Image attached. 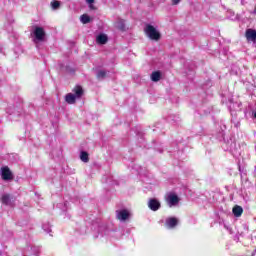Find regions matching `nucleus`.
<instances>
[{
    "label": "nucleus",
    "instance_id": "nucleus-1",
    "mask_svg": "<svg viewBox=\"0 0 256 256\" xmlns=\"http://www.w3.org/2000/svg\"><path fill=\"white\" fill-rule=\"evenodd\" d=\"M73 91L75 94L69 93L66 95V102L70 105H73L75 99H79L83 95V88L81 86H76Z\"/></svg>",
    "mask_w": 256,
    "mask_h": 256
},
{
    "label": "nucleus",
    "instance_id": "nucleus-2",
    "mask_svg": "<svg viewBox=\"0 0 256 256\" xmlns=\"http://www.w3.org/2000/svg\"><path fill=\"white\" fill-rule=\"evenodd\" d=\"M144 31L147 37H149V39L152 41H159V39H161V34L152 25H147Z\"/></svg>",
    "mask_w": 256,
    "mask_h": 256
},
{
    "label": "nucleus",
    "instance_id": "nucleus-3",
    "mask_svg": "<svg viewBox=\"0 0 256 256\" xmlns=\"http://www.w3.org/2000/svg\"><path fill=\"white\" fill-rule=\"evenodd\" d=\"M165 201L169 207H177L179 205V196L173 192H169L165 196Z\"/></svg>",
    "mask_w": 256,
    "mask_h": 256
},
{
    "label": "nucleus",
    "instance_id": "nucleus-4",
    "mask_svg": "<svg viewBox=\"0 0 256 256\" xmlns=\"http://www.w3.org/2000/svg\"><path fill=\"white\" fill-rule=\"evenodd\" d=\"M33 36L35 37L34 43H39V41H45V29L42 27L34 26Z\"/></svg>",
    "mask_w": 256,
    "mask_h": 256
},
{
    "label": "nucleus",
    "instance_id": "nucleus-5",
    "mask_svg": "<svg viewBox=\"0 0 256 256\" xmlns=\"http://www.w3.org/2000/svg\"><path fill=\"white\" fill-rule=\"evenodd\" d=\"M245 37L248 43H256V30L248 28L245 32Z\"/></svg>",
    "mask_w": 256,
    "mask_h": 256
},
{
    "label": "nucleus",
    "instance_id": "nucleus-6",
    "mask_svg": "<svg viewBox=\"0 0 256 256\" xmlns=\"http://www.w3.org/2000/svg\"><path fill=\"white\" fill-rule=\"evenodd\" d=\"M1 173H2V179L4 181H10L13 179V174L11 173V170H9V167L4 166L1 168Z\"/></svg>",
    "mask_w": 256,
    "mask_h": 256
},
{
    "label": "nucleus",
    "instance_id": "nucleus-7",
    "mask_svg": "<svg viewBox=\"0 0 256 256\" xmlns=\"http://www.w3.org/2000/svg\"><path fill=\"white\" fill-rule=\"evenodd\" d=\"M129 217H131V213H129L128 210H120L117 213V218L120 221H127V219H129Z\"/></svg>",
    "mask_w": 256,
    "mask_h": 256
},
{
    "label": "nucleus",
    "instance_id": "nucleus-8",
    "mask_svg": "<svg viewBox=\"0 0 256 256\" xmlns=\"http://www.w3.org/2000/svg\"><path fill=\"white\" fill-rule=\"evenodd\" d=\"M148 207H150L152 211H157L159 207H161V203H159L157 199H151L148 203Z\"/></svg>",
    "mask_w": 256,
    "mask_h": 256
},
{
    "label": "nucleus",
    "instance_id": "nucleus-9",
    "mask_svg": "<svg viewBox=\"0 0 256 256\" xmlns=\"http://www.w3.org/2000/svg\"><path fill=\"white\" fill-rule=\"evenodd\" d=\"M177 223H179V220L175 217H170L166 219V225L169 227V229H173V227H176Z\"/></svg>",
    "mask_w": 256,
    "mask_h": 256
},
{
    "label": "nucleus",
    "instance_id": "nucleus-10",
    "mask_svg": "<svg viewBox=\"0 0 256 256\" xmlns=\"http://www.w3.org/2000/svg\"><path fill=\"white\" fill-rule=\"evenodd\" d=\"M234 217H241L243 215V207L235 205L232 209Z\"/></svg>",
    "mask_w": 256,
    "mask_h": 256
},
{
    "label": "nucleus",
    "instance_id": "nucleus-11",
    "mask_svg": "<svg viewBox=\"0 0 256 256\" xmlns=\"http://www.w3.org/2000/svg\"><path fill=\"white\" fill-rule=\"evenodd\" d=\"M96 41L100 45H105V43H107V35H105V34L98 35L96 38Z\"/></svg>",
    "mask_w": 256,
    "mask_h": 256
},
{
    "label": "nucleus",
    "instance_id": "nucleus-12",
    "mask_svg": "<svg viewBox=\"0 0 256 256\" xmlns=\"http://www.w3.org/2000/svg\"><path fill=\"white\" fill-rule=\"evenodd\" d=\"M151 80L157 83V81H161V72L155 71L151 74Z\"/></svg>",
    "mask_w": 256,
    "mask_h": 256
},
{
    "label": "nucleus",
    "instance_id": "nucleus-13",
    "mask_svg": "<svg viewBox=\"0 0 256 256\" xmlns=\"http://www.w3.org/2000/svg\"><path fill=\"white\" fill-rule=\"evenodd\" d=\"M80 21L85 25L91 21V18L89 17V15L83 14L80 18Z\"/></svg>",
    "mask_w": 256,
    "mask_h": 256
},
{
    "label": "nucleus",
    "instance_id": "nucleus-14",
    "mask_svg": "<svg viewBox=\"0 0 256 256\" xmlns=\"http://www.w3.org/2000/svg\"><path fill=\"white\" fill-rule=\"evenodd\" d=\"M80 159L84 163H88L89 162V154L87 152H81Z\"/></svg>",
    "mask_w": 256,
    "mask_h": 256
},
{
    "label": "nucleus",
    "instance_id": "nucleus-15",
    "mask_svg": "<svg viewBox=\"0 0 256 256\" xmlns=\"http://www.w3.org/2000/svg\"><path fill=\"white\" fill-rule=\"evenodd\" d=\"M60 6H61V3L59 1L51 2L52 9H59Z\"/></svg>",
    "mask_w": 256,
    "mask_h": 256
},
{
    "label": "nucleus",
    "instance_id": "nucleus-16",
    "mask_svg": "<svg viewBox=\"0 0 256 256\" xmlns=\"http://www.w3.org/2000/svg\"><path fill=\"white\" fill-rule=\"evenodd\" d=\"M2 203H4L5 205L9 203V195L5 194L2 196Z\"/></svg>",
    "mask_w": 256,
    "mask_h": 256
},
{
    "label": "nucleus",
    "instance_id": "nucleus-17",
    "mask_svg": "<svg viewBox=\"0 0 256 256\" xmlns=\"http://www.w3.org/2000/svg\"><path fill=\"white\" fill-rule=\"evenodd\" d=\"M86 2L88 3L90 9H95V6L93 5V3H95V0H86Z\"/></svg>",
    "mask_w": 256,
    "mask_h": 256
},
{
    "label": "nucleus",
    "instance_id": "nucleus-18",
    "mask_svg": "<svg viewBox=\"0 0 256 256\" xmlns=\"http://www.w3.org/2000/svg\"><path fill=\"white\" fill-rule=\"evenodd\" d=\"M117 27H118V29H121V30L125 29V24H124L123 20L118 22Z\"/></svg>",
    "mask_w": 256,
    "mask_h": 256
},
{
    "label": "nucleus",
    "instance_id": "nucleus-19",
    "mask_svg": "<svg viewBox=\"0 0 256 256\" xmlns=\"http://www.w3.org/2000/svg\"><path fill=\"white\" fill-rule=\"evenodd\" d=\"M98 77H105V71L98 72Z\"/></svg>",
    "mask_w": 256,
    "mask_h": 256
},
{
    "label": "nucleus",
    "instance_id": "nucleus-20",
    "mask_svg": "<svg viewBox=\"0 0 256 256\" xmlns=\"http://www.w3.org/2000/svg\"><path fill=\"white\" fill-rule=\"evenodd\" d=\"M179 1H181V0H172L174 5H177V3H179Z\"/></svg>",
    "mask_w": 256,
    "mask_h": 256
},
{
    "label": "nucleus",
    "instance_id": "nucleus-21",
    "mask_svg": "<svg viewBox=\"0 0 256 256\" xmlns=\"http://www.w3.org/2000/svg\"><path fill=\"white\" fill-rule=\"evenodd\" d=\"M252 15H256V6H255V8H254V10L252 12Z\"/></svg>",
    "mask_w": 256,
    "mask_h": 256
},
{
    "label": "nucleus",
    "instance_id": "nucleus-22",
    "mask_svg": "<svg viewBox=\"0 0 256 256\" xmlns=\"http://www.w3.org/2000/svg\"><path fill=\"white\" fill-rule=\"evenodd\" d=\"M254 119L256 120V111L254 112Z\"/></svg>",
    "mask_w": 256,
    "mask_h": 256
}]
</instances>
